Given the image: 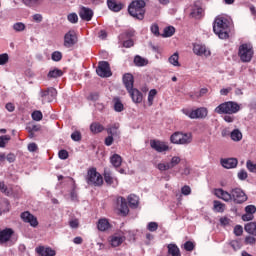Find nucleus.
<instances>
[{
  "label": "nucleus",
  "instance_id": "nucleus-23",
  "mask_svg": "<svg viewBox=\"0 0 256 256\" xmlns=\"http://www.w3.org/2000/svg\"><path fill=\"white\" fill-rule=\"evenodd\" d=\"M123 241H125V236L121 234H114L110 238V245L112 247H119V245H121Z\"/></svg>",
  "mask_w": 256,
  "mask_h": 256
},
{
  "label": "nucleus",
  "instance_id": "nucleus-36",
  "mask_svg": "<svg viewBox=\"0 0 256 256\" xmlns=\"http://www.w3.org/2000/svg\"><path fill=\"white\" fill-rule=\"evenodd\" d=\"M104 127L103 125H101L100 123L94 122L90 125V131L92 133H101V131H104Z\"/></svg>",
  "mask_w": 256,
  "mask_h": 256
},
{
  "label": "nucleus",
  "instance_id": "nucleus-4",
  "mask_svg": "<svg viewBox=\"0 0 256 256\" xmlns=\"http://www.w3.org/2000/svg\"><path fill=\"white\" fill-rule=\"evenodd\" d=\"M128 12L131 17L143 21L145 18V2L143 0L133 1L128 7Z\"/></svg>",
  "mask_w": 256,
  "mask_h": 256
},
{
  "label": "nucleus",
  "instance_id": "nucleus-40",
  "mask_svg": "<svg viewBox=\"0 0 256 256\" xmlns=\"http://www.w3.org/2000/svg\"><path fill=\"white\" fill-rule=\"evenodd\" d=\"M22 1L24 5H26V7H35V5H39L43 0H22Z\"/></svg>",
  "mask_w": 256,
  "mask_h": 256
},
{
  "label": "nucleus",
  "instance_id": "nucleus-18",
  "mask_svg": "<svg viewBox=\"0 0 256 256\" xmlns=\"http://www.w3.org/2000/svg\"><path fill=\"white\" fill-rule=\"evenodd\" d=\"M79 16L83 21H91L93 19V10L82 6L79 10Z\"/></svg>",
  "mask_w": 256,
  "mask_h": 256
},
{
  "label": "nucleus",
  "instance_id": "nucleus-6",
  "mask_svg": "<svg viewBox=\"0 0 256 256\" xmlns=\"http://www.w3.org/2000/svg\"><path fill=\"white\" fill-rule=\"evenodd\" d=\"M254 53L255 52L253 51V45H251V43H244L239 46L238 56L242 61V63L251 62V59H253Z\"/></svg>",
  "mask_w": 256,
  "mask_h": 256
},
{
  "label": "nucleus",
  "instance_id": "nucleus-27",
  "mask_svg": "<svg viewBox=\"0 0 256 256\" xmlns=\"http://www.w3.org/2000/svg\"><path fill=\"white\" fill-rule=\"evenodd\" d=\"M123 83H124L127 91H131V89H133V75L125 74L123 76Z\"/></svg>",
  "mask_w": 256,
  "mask_h": 256
},
{
  "label": "nucleus",
  "instance_id": "nucleus-19",
  "mask_svg": "<svg viewBox=\"0 0 256 256\" xmlns=\"http://www.w3.org/2000/svg\"><path fill=\"white\" fill-rule=\"evenodd\" d=\"M128 93L133 101V103H141L143 101V94L135 88L128 90Z\"/></svg>",
  "mask_w": 256,
  "mask_h": 256
},
{
  "label": "nucleus",
  "instance_id": "nucleus-48",
  "mask_svg": "<svg viewBox=\"0 0 256 256\" xmlns=\"http://www.w3.org/2000/svg\"><path fill=\"white\" fill-rule=\"evenodd\" d=\"M114 109L117 113H121V111H123V103L118 99L115 100Z\"/></svg>",
  "mask_w": 256,
  "mask_h": 256
},
{
  "label": "nucleus",
  "instance_id": "nucleus-42",
  "mask_svg": "<svg viewBox=\"0 0 256 256\" xmlns=\"http://www.w3.org/2000/svg\"><path fill=\"white\" fill-rule=\"evenodd\" d=\"M155 95H157V90L156 89L150 90V92L148 94V105L150 107H151V105H153V100L155 99Z\"/></svg>",
  "mask_w": 256,
  "mask_h": 256
},
{
  "label": "nucleus",
  "instance_id": "nucleus-44",
  "mask_svg": "<svg viewBox=\"0 0 256 256\" xmlns=\"http://www.w3.org/2000/svg\"><path fill=\"white\" fill-rule=\"evenodd\" d=\"M246 167L250 173H256V164L251 160H247Z\"/></svg>",
  "mask_w": 256,
  "mask_h": 256
},
{
  "label": "nucleus",
  "instance_id": "nucleus-43",
  "mask_svg": "<svg viewBox=\"0 0 256 256\" xmlns=\"http://www.w3.org/2000/svg\"><path fill=\"white\" fill-rule=\"evenodd\" d=\"M67 19H68L69 23L75 24V23H78L79 16H77V13H70L67 16Z\"/></svg>",
  "mask_w": 256,
  "mask_h": 256
},
{
  "label": "nucleus",
  "instance_id": "nucleus-13",
  "mask_svg": "<svg viewBox=\"0 0 256 256\" xmlns=\"http://www.w3.org/2000/svg\"><path fill=\"white\" fill-rule=\"evenodd\" d=\"M193 53L198 55V57H203V55L204 57H209L211 55V51L203 44H194Z\"/></svg>",
  "mask_w": 256,
  "mask_h": 256
},
{
  "label": "nucleus",
  "instance_id": "nucleus-10",
  "mask_svg": "<svg viewBox=\"0 0 256 256\" xmlns=\"http://www.w3.org/2000/svg\"><path fill=\"white\" fill-rule=\"evenodd\" d=\"M40 97L43 104L51 103V101H55V99H57V90L55 88L40 90Z\"/></svg>",
  "mask_w": 256,
  "mask_h": 256
},
{
  "label": "nucleus",
  "instance_id": "nucleus-12",
  "mask_svg": "<svg viewBox=\"0 0 256 256\" xmlns=\"http://www.w3.org/2000/svg\"><path fill=\"white\" fill-rule=\"evenodd\" d=\"M77 43V34L75 31L70 30L64 35V47H67L68 49L70 47H73Z\"/></svg>",
  "mask_w": 256,
  "mask_h": 256
},
{
  "label": "nucleus",
  "instance_id": "nucleus-56",
  "mask_svg": "<svg viewBox=\"0 0 256 256\" xmlns=\"http://www.w3.org/2000/svg\"><path fill=\"white\" fill-rule=\"evenodd\" d=\"M72 141H81V132L75 131L71 134Z\"/></svg>",
  "mask_w": 256,
  "mask_h": 256
},
{
  "label": "nucleus",
  "instance_id": "nucleus-51",
  "mask_svg": "<svg viewBox=\"0 0 256 256\" xmlns=\"http://www.w3.org/2000/svg\"><path fill=\"white\" fill-rule=\"evenodd\" d=\"M184 249L185 251H193L195 249V244H193L191 241H187L184 243Z\"/></svg>",
  "mask_w": 256,
  "mask_h": 256
},
{
  "label": "nucleus",
  "instance_id": "nucleus-59",
  "mask_svg": "<svg viewBox=\"0 0 256 256\" xmlns=\"http://www.w3.org/2000/svg\"><path fill=\"white\" fill-rule=\"evenodd\" d=\"M223 119L226 123H233V121H235V116H233V114H226Z\"/></svg>",
  "mask_w": 256,
  "mask_h": 256
},
{
  "label": "nucleus",
  "instance_id": "nucleus-64",
  "mask_svg": "<svg viewBox=\"0 0 256 256\" xmlns=\"http://www.w3.org/2000/svg\"><path fill=\"white\" fill-rule=\"evenodd\" d=\"M253 217L254 216L252 214H249V213H246V214L242 215V219L244 221H253Z\"/></svg>",
  "mask_w": 256,
  "mask_h": 256
},
{
  "label": "nucleus",
  "instance_id": "nucleus-2",
  "mask_svg": "<svg viewBox=\"0 0 256 256\" xmlns=\"http://www.w3.org/2000/svg\"><path fill=\"white\" fill-rule=\"evenodd\" d=\"M229 19L218 16L215 18L213 23V31L219 39H229Z\"/></svg>",
  "mask_w": 256,
  "mask_h": 256
},
{
  "label": "nucleus",
  "instance_id": "nucleus-15",
  "mask_svg": "<svg viewBox=\"0 0 256 256\" xmlns=\"http://www.w3.org/2000/svg\"><path fill=\"white\" fill-rule=\"evenodd\" d=\"M152 149L157 151L158 153H165V151H169V145L165 142H161L159 140H152L150 142Z\"/></svg>",
  "mask_w": 256,
  "mask_h": 256
},
{
  "label": "nucleus",
  "instance_id": "nucleus-62",
  "mask_svg": "<svg viewBox=\"0 0 256 256\" xmlns=\"http://www.w3.org/2000/svg\"><path fill=\"white\" fill-rule=\"evenodd\" d=\"M246 245H255L256 239L253 236H248L245 238Z\"/></svg>",
  "mask_w": 256,
  "mask_h": 256
},
{
  "label": "nucleus",
  "instance_id": "nucleus-54",
  "mask_svg": "<svg viewBox=\"0 0 256 256\" xmlns=\"http://www.w3.org/2000/svg\"><path fill=\"white\" fill-rule=\"evenodd\" d=\"M150 29H151V33H153V35H155L156 37H159V35H160V33H159V25L152 24Z\"/></svg>",
  "mask_w": 256,
  "mask_h": 256
},
{
  "label": "nucleus",
  "instance_id": "nucleus-45",
  "mask_svg": "<svg viewBox=\"0 0 256 256\" xmlns=\"http://www.w3.org/2000/svg\"><path fill=\"white\" fill-rule=\"evenodd\" d=\"M33 121H41L43 119V113L39 110H36L32 113Z\"/></svg>",
  "mask_w": 256,
  "mask_h": 256
},
{
  "label": "nucleus",
  "instance_id": "nucleus-33",
  "mask_svg": "<svg viewBox=\"0 0 256 256\" xmlns=\"http://www.w3.org/2000/svg\"><path fill=\"white\" fill-rule=\"evenodd\" d=\"M97 227L99 231H107V229L110 227L109 221L105 218L100 219L98 221Z\"/></svg>",
  "mask_w": 256,
  "mask_h": 256
},
{
  "label": "nucleus",
  "instance_id": "nucleus-32",
  "mask_svg": "<svg viewBox=\"0 0 256 256\" xmlns=\"http://www.w3.org/2000/svg\"><path fill=\"white\" fill-rule=\"evenodd\" d=\"M246 233L254 235L256 237V222L247 223L244 227Z\"/></svg>",
  "mask_w": 256,
  "mask_h": 256
},
{
  "label": "nucleus",
  "instance_id": "nucleus-49",
  "mask_svg": "<svg viewBox=\"0 0 256 256\" xmlns=\"http://www.w3.org/2000/svg\"><path fill=\"white\" fill-rule=\"evenodd\" d=\"M245 211H246V213H248L250 215H255L256 206L255 205H248V206L245 207Z\"/></svg>",
  "mask_w": 256,
  "mask_h": 256
},
{
  "label": "nucleus",
  "instance_id": "nucleus-5",
  "mask_svg": "<svg viewBox=\"0 0 256 256\" xmlns=\"http://www.w3.org/2000/svg\"><path fill=\"white\" fill-rule=\"evenodd\" d=\"M170 141L174 145H189L193 142V134L191 132H174L170 137Z\"/></svg>",
  "mask_w": 256,
  "mask_h": 256
},
{
  "label": "nucleus",
  "instance_id": "nucleus-7",
  "mask_svg": "<svg viewBox=\"0 0 256 256\" xmlns=\"http://www.w3.org/2000/svg\"><path fill=\"white\" fill-rule=\"evenodd\" d=\"M182 113L189 119H205L209 111L205 107H200L195 110L182 109Z\"/></svg>",
  "mask_w": 256,
  "mask_h": 256
},
{
  "label": "nucleus",
  "instance_id": "nucleus-22",
  "mask_svg": "<svg viewBox=\"0 0 256 256\" xmlns=\"http://www.w3.org/2000/svg\"><path fill=\"white\" fill-rule=\"evenodd\" d=\"M36 253L41 256H55L56 252L52 248L40 246L36 248Z\"/></svg>",
  "mask_w": 256,
  "mask_h": 256
},
{
  "label": "nucleus",
  "instance_id": "nucleus-28",
  "mask_svg": "<svg viewBox=\"0 0 256 256\" xmlns=\"http://www.w3.org/2000/svg\"><path fill=\"white\" fill-rule=\"evenodd\" d=\"M128 203L132 209H137L139 207V197L135 194L128 196Z\"/></svg>",
  "mask_w": 256,
  "mask_h": 256
},
{
  "label": "nucleus",
  "instance_id": "nucleus-46",
  "mask_svg": "<svg viewBox=\"0 0 256 256\" xmlns=\"http://www.w3.org/2000/svg\"><path fill=\"white\" fill-rule=\"evenodd\" d=\"M51 59L56 62L61 61V59H63V54L59 51H55L52 53Z\"/></svg>",
  "mask_w": 256,
  "mask_h": 256
},
{
  "label": "nucleus",
  "instance_id": "nucleus-29",
  "mask_svg": "<svg viewBox=\"0 0 256 256\" xmlns=\"http://www.w3.org/2000/svg\"><path fill=\"white\" fill-rule=\"evenodd\" d=\"M168 255L171 256H181V250L176 244H169L168 246Z\"/></svg>",
  "mask_w": 256,
  "mask_h": 256
},
{
  "label": "nucleus",
  "instance_id": "nucleus-20",
  "mask_svg": "<svg viewBox=\"0 0 256 256\" xmlns=\"http://www.w3.org/2000/svg\"><path fill=\"white\" fill-rule=\"evenodd\" d=\"M104 180L107 185H112V187H117L119 185V180L116 177H113L109 170L104 171Z\"/></svg>",
  "mask_w": 256,
  "mask_h": 256
},
{
  "label": "nucleus",
  "instance_id": "nucleus-9",
  "mask_svg": "<svg viewBox=\"0 0 256 256\" xmlns=\"http://www.w3.org/2000/svg\"><path fill=\"white\" fill-rule=\"evenodd\" d=\"M181 163V157L173 156L169 162H160L156 165L158 171H169Z\"/></svg>",
  "mask_w": 256,
  "mask_h": 256
},
{
  "label": "nucleus",
  "instance_id": "nucleus-26",
  "mask_svg": "<svg viewBox=\"0 0 256 256\" xmlns=\"http://www.w3.org/2000/svg\"><path fill=\"white\" fill-rule=\"evenodd\" d=\"M117 203L118 205H120V213L122 215H127V213H129V206H127V200H125V198L123 197H119L117 199Z\"/></svg>",
  "mask_w": 256,
  "mask_h": 256
},
{
  "label": "nucleus",
  "instance_id": "nucleus-41",
  "mask_svg": "<svg viewBox=\"0 0 256 256\" xmlns=\"http://www.w3.org/2000/svg\"><path fill=\"white\" fill-rule=\"evenodd\" d=\"M13 29L17 33H21V31H25V24L23 22H17L13 25Z\"/></svg>",
  "mask_w": 256,
  "mask_h": 256
},
{
  "label": "nucleus",
  "instance_id": "nucleus-57",
  "mask_svg": "<svg viewBox=\"0 0 256 256\" xmlns=\"http://www.w3.org/2000/svg\"><path fill=\"white\" fill-rule=\"evenodd\" d=\"M181 194H182V195H185V196L191 195V187H189V186H187V185L183 186V187L181 188Z\"/></svg>",
  "mask_w": 256,
  "mask_h": 256
},
{
  "label": "nucleus",
  "instance_id": "nucleus-31",
  "mask_svg": "<svg viewBox=\"0 0 256 256\" xmlns=\"http://www.w3.org/2000/svg\"><path fill=\"white\" fill-rule=\"evenodd\" d=\"M168 62L170 65H173V67H181V64L179 63V53L175 52L173 55H171L168 58Z\"/></svg>",
  "mask_w": 256,
  "mask_h": 256
},
{
  "label": "nucleus",
  "instance_id": "nucleus-16",
  "mask_svg": "<svg viewBox=\"0 0 256 256\" xmlns=\"http://www.w3.org/2000/svg\"><path fill=\"white\" fill-rule=\"evenodd\" d=\"M21 219L24 221V223H29L31 227H37V225H39L37 217H35L33 214H30L28 211L21 214Z\"/></svg>",
  "mask_w": 256,
  "mask_h": 256
},
{
  "label": "nucleus",
  "instance_id": "nucleus-55",
  "mask_svg": "<svg viewBox=\"0 0 256 256\" xmlns=\"http://www.w3.org/2000/svg\"><path fill=\"white\" fill-rule=\"evenodd\" d=\"M158 228H159V225L157 224V222H150V223H148V226H147L148 231L153 232V231H155Z\"/></svg>",
  "mask_w": 256,
  "mask_h": 256
},
{
  "label": "nucleus",
  "instance_id": "nucleus-8",
  "mask_svg": "<svg viewBox=\"0 0 256 256\" xmlns=\"http://www.w3.org/2000/svg\"><path fill=\"white\" fill-rule=\"evenodd\" d=\"M86 179L88 185H95V187H101V185H103V176H101L95 168L88 170Z\"/></svg>",
  "mask_w": 256,
  "mask_h": 256
},
{
  "label": "nucleus",
  "instance_id": "nucleus-34",
  "mask_svg": "<svg viewBox=\"0 0 256 256\" xmlns=\"http://www.w3.org/2000/svg\"><path fill=\"white\" fill-rule=\"evenodd\" d=\"M110 163L113 165V167H121V163H123V159L118 154H114L110 158Z\"/></svg>",
  "mask_w": 256,
  "mask_h": 256
},
{
  "label": "nucleus",
  "instance_id": "nucleus-52",
  "mask_svg": "<svg viewBox=\"0 0 256 256\" xmlns=\"http://www.w3.org/2000/svg\"><path fill=\"white\" fill-rule=\"evenodd\" d=\"M59 159L65 160L69 158V152L67 150H60L58 153Z\"/></svg>",
  "mask_w": 256,
  "mask_h": 256
},
{
  "label": "nucleus",
  "instance_id": "nucleus-35",
  "mask_svg": "<svg viewBox=\"0 0 256 256\" xmlns=\"http://www.w3.org/2000/svg\"><path fill=\"white\" fill-rule=\"evenodd\" d=\"M147 63H149V61L141 56H135L134 58V64L136 65V67H145Z\"/></svg>",
  "mask_w": 256,
  "mask_h": 256
},
{
  "label": "nucleus",
  "instance_id": "nucleus-61",
  "mask_svg": "<svg viewBox=\"0 0 256 256\" xmlns=\"http://www.w3.org/2000/svg\"><path fill=\"white\" fill-rule=\"evenodd\" d=\"M234 234H235L237 237L243 235V227L240 226V225L235 226V228H234Z\"/></svg>",
  "mask_w": 256,
  "mask_h": 256
},
{
  "label": "nucleus",
  "instance_id": "nucleus-11",
  "mask_svg": "<svg viewBox=\"0 0 256 256\" xmlns=\"http://www.w3.org/2000/svg\"><path fill=\"white\" fill-rule=\"evenodd\" d=\"M96 73L97 75H99V77H111L112 73H111V67L109 66V62L107 61H101L98 64V67L96 69Z\"/></svg>",
  "mask_w": 256,
  "mask_h": 256
},
{
  "label": "nucleus",
  "instance_id": "nucleus-58",
  "mask_svg": "<svg viewBox=\"0 0 256 256\" xmlns=\"http://www.w3.org/2000/svg\"><path fill=\"white\" fill-rule=\"evenodd\" d=\"M114 139H115L114 136L108 135V136L105 138V145H106L107 147H111V145H113Z\"/></svg>",
  "mask_w": 256,
  "mask_h": 256
},
{
  "label": "nucleus",
  "instance_id": "nucleus-17",
  "mask_svg": "<svg viewBox=\"0 0 256 256\" xmlns=\"http://www.w3.org/2000/svg\"><path fill=\"white\" fill-rule=\"evenodd\" d=\"M220 163L224 169H235L239 164V161L237 158H222Z\"/></svg>",
  "mask_w": 256,
  "mask_h": 256
},
{
  "label": "nucleus",
  "instance_id": "nucleus-21",
  "mask_svg": "<svg viewBox=\"0 0 256 256\" xmlns=\"http://www.w3.org/2000/svg\"><path fill=\"white\" fill-rule=\"evenodd\" d=\"M11 235H13V230L11 228H6L0 231V244L7 243L9 239H11Z\"/></svg>",
  "mask_w": 256,
  "mask_h": 256
},
{
  "label": "nucleus",
  "instance_id": "nucleus-1",
  "mask_svg": "<svg viewBox=\"0 0 256 256\" xmlns=\"http://www.w3.org/2000/svg\"><path fill=\"white\" fill-rule=\"evenodd\" d=\"M214 194L218 199H222L226 203H229V201H234L238 205H241V203H245L247 201V194L243 192L240 188H234L231 190V193L219 188L216 189Z\"/></svg>",
  "mask_w": 256,
  "mask_h": 256
},
{
  "label": "nucleus",
  "instance_id": "nucleus-37",
  "mask_svg": "<svg viewBox=\"0 0 256 256\" xmlns=\"http://www.w3.org/2000/svg\"><path fill=\"white\" fill-rule=\"evenodd\" d=\"M62 75H63V71L57 68L50 70L48 73L49 79H57V77H61Z\"/></svg>",
  "mask_w": 256,
  "mask_h": 256
},
{
  "label": "nucleus",
  "instance_id": "nucleus-50",
  "mask_svg": "<svg viewBox=\"0 0 256 256\" xmlns=\"http://www.w3.org/2000/svg\"><path fill=\"white\" fill-rule=\"evenodd\" d=\"M9 61V54H0V65H5Z\"/></svg>",
  "mask_w": 256,
  "mask_h": 256
},
{
  "label": "nucleus",
  "instance_id": "nucleus-39",
  "mask_svg": "<svg viewBox=\"0 0 256 256\" xmlns=\"http://www.w3.org/2000/svg\"><path fill=\"white\" fill-rule=\"evenodd\" d=\"M175 35V27L168 26L164 29V33L162 34V37H173Z\"/></svg>",
  "mask_w": 256,
  "mask_h": 256
},
{
  "label": "nucleus",
  "instance_id": "nucleus-53",
  "mask_svg": "<svg viewBox=\"0 0 256 256\" xmlns=\"http://www.w3.org/2000/svg\"><path fill=\"white\" fill-rule=\"evenodd\" d=\"M28 129V133H37V131L41 130V126L40 125H32L27 127Z\"/></svg>",
  "mask_w": 256,
  "mask_h": 256
},
{
  "label": "nucleus",
  "instance_id": "nucleus-30",
  "mask_svg": "<svg viewBox=\"0 0 256 256\" xmlns=\"http://www.w3.org/2000/svg\"><path fill=\"white\" fill-rule=\"evenodd\" d=\"M230 138L232 139V141L239 142L241 141V139H243V133H241V130L239 129H234L230 133Z\"/></svg>",
  "mask_w": 256,
  "mask_h": 256
},
{
  "label": "nucleus",
  "instance_id": "nucleus-3",
  "mask_svg": "<svg viewBox=\"0 0 256 256\" xmlns=\"http://www.w3.org/2000/svg\"><path fill=\"white\" fill-rule=\"evenodd\" d=\"M214 111L218 115H235L241 111V105L234 101H228L218 105Z\"/></svg>",
  "mask_w": 256,
  "mask_h": 256
},
{
  "label": "nucleus",
  "instance_id": "nucleus-63",
  "mask_svg": "<svg viewBox=\"0 0 256 256\" xmlns=\"http://www.w3.org/2000/svg\"><path fill=\"white\" fill-rule=\"evenodd\" d=\"M69 225H70L71 229H77L79 227V220L72 219L69 221Z\"/></svg>",
  "mask_w": 256,
  "mask_h": 256
},
{
  "label": "nucleus",
  "instance_id": "nucleus-38",
  "mask_svg": "<svg viewBox=\"0 0 256 256\" xmlns=\"http://www.w3.org/2000/svg\"><path fill=\"white\" fill-rule=\"evenodd\" d=\"M214 211H216V213H223V211H225V204L221 203L220 201L215 200L214 201Z\"/></svg>",
  "mask_w": 256,
  "mask_h": 256
},
{
  "label": "nucleus",
  "instance_id": "nucleus-60",
  "mask_svg": "<svg viewBox=\"0 0 256 256\" xmlns=\"http://www.w3.org/2000/svg\"><path fill=\"white\" fill-rule=\"evenodd\" d=\"M247 177H248L247 171L241 170L240 172H238V179H240V181H245Z\"/></svg>",
  "mask_w": 256,
  "mask_h": 256
},
{
  "label": "nucleus",
  "instance_id": "nucleus-47",
  "mask_svg": "<svg viewBox=\"0 0 256 256\" xmlns=\"http://www.w3.org/2000/svg\"><path fill=\"white\" fill-rule=\"evenodd\" d=\"M11 140V136L9 135H4L0 137V147H5L7 143Z\"/></svg>",
  "mask_w": 256,
  "mask_h": 256
},
{
  "label": "nucleus",
  "instance_id": "nucleus-14",
  "mask_svg": "<svg viewBox=\"0 0 256 256\" xmlns=\"http://www.w3.org/2000/svg\"><path fill=\"white\" fill-rule=\"evenodd\" d=\"M121 125L119 123H113L107 126L106 132L111 137H114V139H119L121 137V130L119 128Z\"/></svg>",
  "mask_w": 256,
  "mask_h": 256
},
{
  "label": "nucleus",
  "instance_id": "nucleus-24",
  "mask_svg": "<svg viewBox=\"0 0 256 256\" xmlns=\"http://www.w3.org/2000/svg\"><path fill=\"white\" fill-rule=\"evenodd\" d=\"M107 6L110 9V11H114V13H119V11L123 9V4L115 0H107Z\"/></svg>",
  "mask_w": 256,
  "mask_h": 256
},
{
  "label": "nucleus",
  "instance_id": "nucleus-25",
  "mask_svg": "<svg viewBox=\"0 0 256 256\" xmlns=\"http://www.w3.org/2000/svg\"><path fill=\"white\" fill-rule=\"evenodd\" d=\"M190 17H192L193 19H201V17H203V8H201V6H198L197 4H195L192 7Z\"/></svg>",
  "mask_w": 256,
  "mask_h": 256
}]
</instances>
